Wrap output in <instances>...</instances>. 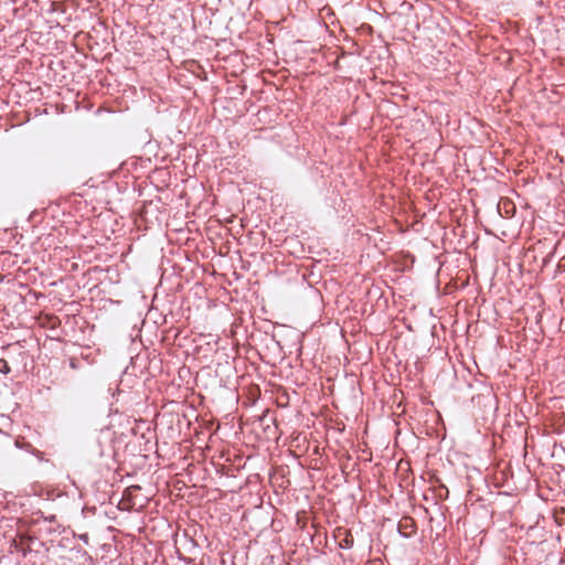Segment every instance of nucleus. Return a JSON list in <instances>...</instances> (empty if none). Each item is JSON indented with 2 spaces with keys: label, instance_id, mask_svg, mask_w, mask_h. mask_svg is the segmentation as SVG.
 Returning a JSON list of instances; mask_svg holds the SVG:
<instances>
[{
  "label": "nucleus",
  "instance_id": "1",
  "mask_svg": "<svg viewBox=\"0 0 565 565\" xmlns=\"http://www.w3.org/2000/svg\"><path fill=\"white\" fill-rule=\"evenodd\" d=\"M0 371H2V372L8 371V365H7L6 361H0Z\"/></svg>",
  "mask_w": 565,
  "mask_h": 565
}]
</instances>
